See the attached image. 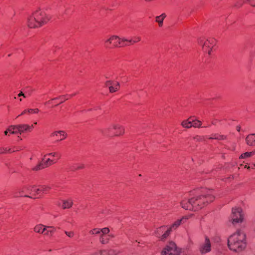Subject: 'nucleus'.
Segmentation results:
<instances>
[{"instance_id":"nucleus-40","label":"nucleus","mask_w":255,"mask_h":255,"mask_svg":"<svg viewBox=\"0 0 255 255\" xmlns=\"http://www.w3.org/2000/svg\"><path fill=\"white\" fill-rule=\"evenodd\" d=\"M115 82L114 81H107L106 83H105V86L106 87H109V89H110V86H112L113 83H114Z\"/></svg>"},{"instance_id":"nucleus-47","label":"nucleus","mask_w":255,"mask_h":255,"mask_svg":"<svg viewBox=\"0 0 255 255\" xmlns=\"http://www.w3.org/2000/svg\"><path fill=\"white\" fill-rule=\"evenodd\" d=\"M50 104V101H49L45 103V104Z\"/></svg>"},{"instance_id":"nucleus-1","label":"nucleus","mask_w":255,"mask_h":255,"mask_svg":"<svg viewBox=\"0 0 255 255\" xmlns=\"http://www.w3.org/2000/svg\"><path fill=\"white\" fill-rule=\"evenodd\" d=\"M187 196L181 201V206L185 210L197 211L213 201L215 199L213 191L202 189L192 191L190 193V197Z\"/></svg>"},{"instance_id":"nucleus-17","label":"nucleus","mask_w":255,"mask_h":255,"mask_svg":"<svg viewBox=\"0 0 255 255\" xmlns=\"http://www.w3.org/2000/svg\"><path fill=\"white\" fill-rule=\"evenodd\" d=\"M246 142L250 146H255V134H250L246 137Z\"/></svg>"},{"instance_id":"nucleus-8","label":"nucleus","mask_w":255,"mask_h":255,"mask_svg":"<svg viewBox=\"0 0 255 255\" xmlns=\"http://www.w3.org/2000/svg\"><path fill=\"white\" fill-rule=\"evenodd\" d=\"M112 128L114 129L116 131L115 133L116 136L122 135L124 133V128L118 124H113L109 128H105L103 130L102 132L105 135L113 136V134L110 133V130Z\"/></svg>"},{"instance_id":"nucleus-3","label":"nucleus","mask_w":255,"mask_h":255,"mask_svg":"<svg viewBox=\"0 0 255 255\" xmlns=\"http://www.w3.org/2000/svg\"><path fill=\"white\" fill-rule=\"evenodd\" d=\"M50 19L45 11L42 9L35 10L27 18V25L30 28L39 27L45 24Z\"/></svg>"},{"instance_id":"nucleus-25","label":"nucleus","mask_w":255,"mask_h":255,"mask_svg":"<svg viewBox=\"0 0 255 255\" xmlns=\"http://www.w3.org/2000/svg\"><path fill=\"white\" fill-rule=\"evenodd\" d=\"M45 157H46L44 156L41 161L42 163H44L45 167H48L55 163V161H54V160L50 158L46 159Z\"/></svg>"},{"instance_id":"nucleus-48","label":"nucleus","mask_w":255,"mask_h":255,"mask_svg":"<svg viewBox=\"0 0 255 255\" xmlns=\"http://www.w3.org/2000/svg\"><path fill=\"white\" fill-rule=\"evenodd\" d=\"M251 5L254 6H255V3H251Z\"/></svg>"},{"instance_id":"nucleus-30","label":"nucleus","mask_w":255,"mask_h":255,"mask_svg":"<svg viewBox=\"0 0 255 255\" xmlns=\"http://www.w3.org/2000/svg\"><path fill=\"white\" fill-rule=\"evenodd\" d=\"M209 138L210 139H217V140H224L226 139V136L223 135H219L218 134H215L213 135Z\"/></svg>"},{"instance_id":"nucleus-32","label":"nucleus","mask_w":255,"mask_h":255,"mask_svg":"<svg viewBox=\"0 0 255 255\" xmlns=\"http://www.w3.org/2000/svg\"><path fill=\"white\" fill-rule=\"evenodd\" d=\"M254 154H255V151L247 152H245V153L242 154L240 156V158H247V157H250Z\"/></svg>"},{"instance_id":"nucleus-34","label":"nucleus","mask_w":255,"mask_h":255,"mask_svg":"<svg viewBox=\"0 0 255 255\" xmlns=\"http://www.w3.org/2000/svg\"><path fill=\"white\" fill-rule=\"evenodd\" d=\"M14 150H12L11 149H7V148L1 147L0 148V154L5 153L7 152H12Z\"/></svg>"},{"instance_id":"nucleus-5","label":"nucleus","mask_w":255,"mask_h":255,"mask_svg":"<svg viewBox=\"0 0 255 255\" xmlns=\"http://www.w3.org/2000/svg\"><path fill=\"white\" fill-rule=\"evenodd\" d=\"M128 39L121 38L116 35H112L105 41V46L107 48L122 47L128 45L126 42Z\"/></svg>"},{"instance_id":"nucleus-7","label":"nucleus","mask_w":255,"mask_h":255,"mask_svg":"<svg viewBox=\"0 0 255 255\" xmlns=\"http://www.w3.org/2000/svg\"><path fill=\"white\" fill-rule=\"evenodd\" d=\"M28 128L29 127L27 124H19L9 127L8 130L11 134H21L29 132Z\"/></svg>"},{"instance_id":"nucleus-49","label":"nucleus","mask_w":255,"mask_h":255,"mask_svg":"<svg viewBox=\"0 0 255 255\" xmlns=\"http://www.w3.org/2000/svg\"><path fill=\"white\" fill-rule=\"evenodd\" d=\"M210 127V125H208V126H204V128H207V127Z\"/></svg>"},{"instance_id":"nucleus-22","label":"nucleus","mask_w":255,"mask_h":255,"mask_svg":"<svg viewBox=\"0 0 255 255\" xmlns=\"http://www.w3.org/2000/svg\"><path fill=\"white\" fill-rule=\"evenodd\" d=\"M166 16V15L165 13H162L160 15L156 17L155 20L158 23L160 27L163 25V21Z\"/></svg>"},{"instance_id":"nucleus-51","label":"nucleus","mask_w":255,"mask_h":255,"mask_svg":"<svg viewBox=\"0 0 255 255\" xmlns=\"http://www.w3.org/2000/svg\"><path fill=\"white\" fill-rule=\"evenodd\" d=\"M254 167H255V164H254Z\"/></svg>"},{"instance_id":"nucleus-27","label":"nucleus","mask_w":255,"mask_h":255,"mask_svg":"<svg viewBox=\"0 0 255 255\" xmlns=\"http://www.w3.org/2000/svg\"><path fill=\"white\" fill-rule=\"evenodd\" d=\"M84 168V165L82 163H76L71 166L70 169L72 171L81 169Z\"/></svg>"},{"instance_id":"nucleus-21","label":"nucleus","mask_w":255,"mask_h":255,"mask_svg":"<svg viewBox=\"0 0 255 255\" xmlns=\"http://www.w3.org/2000/svg\"><path fill=\"white\" fill-rule=\"evenodd\" d=\"M72 204L73 202L71 199L63 200L62 208L64 209H68L71 207Z\"/></svg>"},{"instance_id":"nucleus-39","label":"nucleus","mask_w":255,"mask_h":255,"mask_svg":"<svg viewBox=\"0 0 255 255\" xmlns=\"http://www.w3.org/2000/svg\"><path fill=\"white\" fill-rule=\"evenodd\" d=\"M34 191H35V196L39 195H40L42 194L40 190V186H39L38 188L36 187V189H35Z\"/></svg>"},{"instance_id":"nucleus-20","label":"nucleus","mask_w":255,"mask_h":255,"mask_svg":"<svg viewBox=\"0 0 255 255\" xmlns=\"http://www.w3.org/2000/svg\"><path fill=\"white\" fill-rule=\"evenodd\" d=\"M39 112V110L38 109H28L24 110L19 115L17 116H20L23 115L26 113L28 114H37Z\"/></svg>"},{"instance_id":"nucleus-43","label":"nucleus","mask_w":255,"mask_h":255,"mask_svg":"<svg viewBox=\"0 0 255 255\" xmlns=\"http://www.w3.org/2000/svg\"><path fill=\"white\" fill-rule=\"evenodd\" d=\"M218 122L217 120H214L212 122V124L213 125H216Z\"/></svg>"},{"instance_id":"nucleus-44","label":"nucleus","mask_w":255,"mask_h":255,"mask_svg":"<svg viewBox=\"0 0 255 255\" xmlns=\"http://www.w3.org/2000/svg\"><path fill=\"white\" fill-rule=\"evenodd\" d=\"M18 97L23 96V97H25V96L22 92H21L19 94H18Z\"/></svg>"},{"instance_id":"nucleus-42","label":"nucleus","mask_w":255,"mask_h":255,"mask_svg":"<svg viewBox=\"0 0 255 255\" xmlns=\"http://www.w3.org/2000/svg\"><path fill=\"white\" fill-rule=\"evenodd\" d=\"M28 127H29V128H28L29 132L31 131L32 130L33 128V127H34L32 125H28Z\"/></svg>"},{"instance_id":"nucleus-24","label":"nucleus","mask_w":255,"mask_h":255,"mask_svg":"<svg viewBox=\"0 0 255 255\" xmlns=\"http://www.w3.org/2000/svg\"><path fill=\"white\" fill-rule=\"evenodd\" d=\"M45 227H46V230L43 234L47 236H52L55 231L54 227L52 226H45Z\"/></svg>"},{"instance_id":"nucleus-28","label":"nucleus","mask_w":255,"mask_h":255,"mask_svg":"<svg viewBox=\"0 0 255 255\" xmlns=\"http://www.w3.org/2000/svg\"><path fill=\"white\" fill-rule=\"evenodd\" d=\"M75 95V94H73L72 95H66V96H60L58 98H53L52 99V100H56V99H60L61 101L60 102V103H63L64 101H65V100L68 99V98H70V97H72L74 96Z\"/></svg>"},{"instance_id":"nucleus-11","label":"nucleus","mask_w":255,"mask_h":255,"mask_svg":"<svg viewBox=\"0 0 255 255\" xmlns=\"http://www.w3.org/2000/svg\"><path fill=\"white\" fill-rule=\"evenodd\" d=\"M32 188H34V185H24L21 188H18L15 190L14 192L13 193V196L14 197L18 196H25V197H29L26 195H23L24 193H28L30 194L31 190H32Z\"/></svg>"},{"instance_id":"nucleus-35","label":"nucleus","mask_w":255,"mask_h":255,"mask_svg":"<svg viewBox=\"0 0 255 255\" xmlns=\"http://www.w3.org/2000/svg\"><path fill=\"white\" fill-rule=\"evenodd\" d=\"M108 252H109V255H117L119 253V251L118 250H115V249L108 250Z\"/></svg>"},{"instance_id":"nucleus-14","label":"nucleus","mask_w":255,"mask_h":255,"mask_svg":"<svg viewBox=\"0 0 255 255\" xmlns=\"http://www.w3.org/2000/svg\"><path fill=\"white\" fill-rule=\"evenodd\" d=\"M114 236L112 234H103L99 238L100 242L102 244H106L108 243L110 239L113 238Z\"/></svg>"},{"instance_id":"nucleus-23","label":"nucleus","mask_w":255,"mask_h":255,"mask_svg":"<svg viewBox=\"0 0 255 255\" xmlns=\"http://www.w3.org/2000/svg\"><path fill=\"white\" fill-rule=\"evenodd\" d=\"M140 40H141V37L140 36H136L133 37L132 39H129V40L128 39V41L126 42V43H128V45H133L136 43L138 42Z\"/></svg>"},{"instance_id":"nucleus-19","label":"nucleus","mask_w":255,"mask_h":255,"mask_svg":"<svg viewBox=\"0 0 255 255\" xmlns=\"http://www.w3.org/2000/svg\"><path fill=\"white\" fill-rule=\"evenodd\" d=\"M120 83L118 82H115L112 86H110V92L114 93L120 89Z\"/></svg>"},{"instance_id":"nucleus-10","label":"nucleus","mask_w":255,"mask_h":255,"mask_svg":"<svg viewBox=\"0 0 255 255\" xmlns=\"http://www.w3.org/2000/svg\"><path fill=\"white\" fill-rule=\"evenodd\" d=\"M161 254L162 255H179V251L177 250L174 243L170 242L164 248Z\"/></svg>"},{"instance_id":"nucleus-36","label":"nucleus","mask_w":255,"mask_h":255,"mask_svg":"<svg viewBox=\"0 0 255 255\" xmlns=\"http://www.w3.org/2000/svg\"><path fill=\"white\" fill-rule=\"evenodd\" d=\"M97 253L98 255H109L108 250H101Z\"/></svg>"},{"instance_id":"nucleus-37","label":"nucleus","mask_w":255,"mask_h":255,"mask_svg":"<svg viewBox=\"0 0 255 255\" xmlns=\"http://www.w3.org/2000/svg\"><path fill=\"white\" fill-rule=\"evenodd\" d=\"M47 155H49V156H53V157H57L58 158H60V155L57 153V152H51V153H49L48 154H47L45 155V157H46V156Z\"/></svg>"},{"instance_id":"nucleus-33","label":"nucleus","mask_w":255,"mask_h":255,"mask_svg":"<svg viewBox=\"0 0 255 255\" xmlns=\"http://www.w3.org/2000/svg\"><path fill=\"white\" fill-rule=\"evenodd\" d=\"M50 189V187L48 186H46V185L40 186V190H41L42 194L46 193Z\"/></svg>"},{"instance_id":"nucleus-15","label":"nucleus","mask_w":255,"mask_h":255,"mask_svg":"<svg viewBox=\"0 0 255 255\" xmlns=\"http://www.w3.org/2000/svg\"><path fill=\"white\" fill-rule=\"evenodd\" d=\"M188 219V218L187 217H183L181 219L176 220L169 228H171V231L172 229L175 230L181 224L185 223Z\"/></svg>"},{"instance_id":"nucleus-16","label":"nucleus","mask_w":255,"mask_h":255,"mask_svg":"<svg viewBox=\"0 0 255 255\" xmlns=\"http://www.w3.org/2000/svg\"><path fill=\"white\" fill-rule=\"evenodd\" d=\"M59 135V136H61V138L59 140H62L66 138L67 137V133L63 130H58V131H55L53 132L51 134V136H58Z\"/></svg>"},{"instance_id":"nucleus-45","label":"nucleus","mask_w":255,"mask_h":255,"mask_svg":"<svg viewBox=\"0 0 255 255\" xmlns=\"http://www.w3.org/2000/svg\"><path fill=\"white\" fill-rule=\"evenodd\" d=\"M9 132L10 133H11L8 130V128L4 131V134L5 135H7L8 132Z\"/></svg>"},{"instance_id":"nucleus-4","label":"nucleus","mask_w":255,"mask_h":255,"mask_svg":"<svg viewBox=\"0 0 255 255\" xmlns=\"http://www.w3.org/2000/svg\"><path fill=\"white\" fill-rule=\"evenodd\" d=\"M198 44L202 47L203 51L211 55L213 49L216 44V40L213 38H206L204 37H200L198 39Z\"/></svg>"},{"instance_id":"nucleus-12","label":"nucleus","mask_w":255,"mask_h":255,"mask_svg":"<svg viewBox=\"0 0 255 255\" xmlns=\"http://www.w3.org/2000/svg\"><path fill=\"white\" fill-rule=\"evenodd\" d=\"M211 251V244L210 240L208 237H205V242L201 245L199 248V251L201 254H205Z\"/></svg>"},{"instance_id":"nucleus-6","label":"nucleus","mask_w":255,"mask_h":255,"mask_svg":"<svg viewBox=\"0 0 255 255\" xmlns=\"http://www.w3.org/2000/svg\"><path fill=\"white\" fill-rule=\"evenodd\" d=\"M244 214L241 208H233L232 209V214L230 216V221L233 224L235 225L237 223H242L244 220Z\"/></svg>"},{"instance_id":"nucleus-46","label":"nucleus","mask_w":255,"mask_h":255,"mask_svg":"<svg viewBox=\"0 0 255 255\" xmlns=\"http://www.w3.org/2000/svg\"><path fill=\"white\" fill-rule=\"evenodd\" d=\"M237 129L238 131H240V129H241V127H237Z\"/></svg>"},{"instance_id":"nucleus-50","label":"nucleus","mask_w":255,"mask_h":255,"mask_svg":"<svg viewBox=\"0 0 255 255\" xmlns=\"http://www.w3.org/2000/svg\"><path fill=\"white\" fill-rule=\"evenodd\" d=\"M34 124V125H36V124H37V123H36V122H35Z\"/></svg>"},{"instance_id":"nucleus-29","label":"nucleus","mask_w":255,"mask_h":255,"mask_svg":"<svg viewBox=\"0 0 255 255\" xmlns=\"http://www.w3.org/2000/svg\"><path fill=\"white\" fill-rule=\"evenodd\" d=\"M202 123L200 121L192 119V127L200 128L201 127Z\"/></svg>"},{"instance_id":"nucleus-18","label":"nucleus","mask_w":255,"mask_h":255,"mask_svg":"<svg viewBox=\"0 0 255 255\" xmlns=\"http://www.w3.org/2000/svg\"><path fill=\"white\" fill-rule=\"evenodd\" d=\"M33 230L35 233L43 234L46 230V227L42 224H38L34 227Z\"/></svg>"},{"instance_id":"nucleus-13","label":"nucleus","mask_w":255,"mask_h":255,"mask_svg":"<svg viewBox=\"0 0 255 255\" xmlns=\"http://www.w3.org/2000/svg\"><path fill=\"white\" fill-rule=\"evenodd\" d=\"M110 230L108 228H104L103 229L94 228L90 230L89 233L91 235H98L100 237L103 234H108Z\"/></svg>"},{"instance_id":"nucleus-2","label":"nucleus","mask_w":255,"mask_h":255,"mask_svg":"<svg viewBox=\"0 0 255 255\" xmlns=\"http://www.w3.org/2000/svg\"><path fill=\"white\" fill-rule=\"evenodd\" d=\"M246 235L241 231H238L231 235L228 240V246L231 250L239 252L246 247Z\"/></svg>"},{"instance_id":"nucleus-31","label":"nucleus","mask_w":255,"mask_h":255,"mask_svg":"<svg viewBox=\"0 0 255 255\" xmlns=\"http://www.w3.org/2000/svg\"><path fill=\"white\" fill-rule=\"evenodd\" d=\"M44 168H45L44 164L41 161V162H40L38 164H37L35 166L33 167L32 168V170H33V171H36L40 170H41L42 169H43Z\"/></svg>"},{"instance_id":"nucleus-38","label":"nucleus","mask_w":255,"mask_h":255,"mask_svg":"<svg viewBox=\"0 0 255 255\" xmlns=\"http://www.w3.org/2000/svg\"><path fill=\"white\" fill-rule=\"evenodd\" d=\"M65 234L69 238H72L74 236V233L72 231H65Z\"/></svg>"},{"instance_id":"nucleus-26","label":"nucleus","mask_w":255,"mask_h":255,"mask_svg":"<svg viewBox=\"0 0 255 255\" xmlns=\"http://www.w3.org/2000/svg\"><path fill=\"white\" fill-rule=\"evenodd\" d=\"M182 126L185 128H190L192 127V118H190L187 120L182 122Z\"/></svg>"},{"instance_id":"nucleus-9","label":"nucleus","mask_w":255,"mask_h":255,"mask_svg":"<svg viewBox=\"0 0 255 255\" xmlns=\"http://www.w3.org/2000/svg\"><path fill=\"white\" fill-rule=\"evenodd\" d=\"M171 233V228L163 226L157 229L155 235L160 238L161 241H164Z\"/></svg>"},{"instance_id":"nucleus-41","label":"nucleus","mask_w":255,"mask_h":255,"mask_svg":"<svg viewBox=\"0 0 255 255\" xmlns=\"http://www.w3.org/2000/svg\"><path fill=\"white\" fill-rule=\"evenodd\" d=\"M35 189H36V186L34 185V188H32L30 194L35 196V191H34Z\"/></svg>"}]
</instances>
